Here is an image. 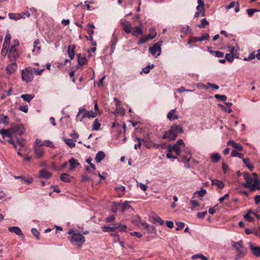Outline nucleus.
Segmentation results:
<instances>
[{"label":"nucleus","mask_w":260,"mask_h":260,"mask_svg":"<svg viewBox=\"0 0 260 260\" xmlns=\"http://www.w3.org/2000/svg\"><path fill=\"white\" fill-rule=\"evenodd\" d=\"M150 32L147 35L149 38L150 39H154L156 36V32L154 28H152L149 29Z\"/></svg>","instance_id":"c03bdc74"},{"label":"nucleus","mask_w":260,"mask_h":260,"mask_svg":"<svg viewBox=\"0 0 260 260\" xmlns=\"http://www.w3.org/2000/svg\"><path fill=\"white\" fill-rule=\"evenodd\" d=\"M144 229L149 234L155 233L156 232L155 228L152 225L146 224Z\"/></svg>","instance_id":"473e14b6"},{"label":"nucleus","mask_w":260,"mask_h":260,"mask_svg":"<svg viewBox=\"0 0 260 260\" xmlns=\"http://www.w3.org/2000/svg\"><path fill=\"white\" fill-rule=\"evenodd\" d=\"M101 124L98 118H96L93 122L92 129L93 131H99L100 129Z\"/></svg>","instance_id":"2f4dec72"},{"label":"nucleus","mask_w":260,"mask_h":260,"mask_svg":"<svg viewBox=\"0 0 260 260\" xmlns=\"http://www.w3.org/2000/svg\"><path fill=\"white\" fill-rule=\"evenodd\" d=\"M118 208L120 209L121 212H124L126 210L131 208L132 210V207L129 205L128 201H125L123 203H118Z\"/></svg>","instance_id":"2eb2a0df"},{"label":"nucleus","mask_w":260,"mask_h":260,"mask_svg":"<svg viewBox=\"0 0 260 260\" xmlns=\"http://www.w3.org/2000/svg\"><path fill=\"white\" fill-rule=\"evenodd\" d=\"M184 151L185 154H184L181 153L180 157L182 158V161H186L187 163H188L189 161L190 158L191 157L190 152L187 148L184 149Z\"/></svg>","instance_id":"dca6fc26"},{"label":"nucleus","mask_w":260,"mask_h":260,"mask_svg":"<svg viewBox=\"0 0 260 260\" xmlns=\"http://www.w3.org/2000/svg\"><path fill=\"white\" fill-rule=\"evenodd\" d=\"M208 51L210 53L213 54L216 57L222 58L224 55V53L221 51L209 50V47H208Z\"/></svg>","instance_id":"f704fd0d"},{"label":"nucleus","mask_w":260,"mask_h":260,"mask_svg":"<svg viewBox=\"0 0 260 260\" xmlns=\"http://www.w3.org/2000/svg\"><path fill=\"white\" fill-rule=\"evenodd\" d=\"M209 24V22L206 20V18H204L201 20V24H199L198 26L201 28H204Z\"/></svg>","instance_id":"ea45409f"},{"label":"nucleus","mask_w":260,"mask_h":260,"mask_svg":"<svg viewBox=\"0 0 260 260\" xmlns=\"http://www.w3.org/2000/svg\"><path fill=\"white\" fill-rule=\"evenodd\" d=\"M133 36L137 37L138 35H143V31L141 27L135 26L132 28L131 31Z\"/></svg>","instance_id":"a211bd4d"},{"label":"nucleus","mask_w":260,"mask_h":260,"mask_svg":"<svg viewBox=\"0 0 260 260\" xmlns=\"http://www.w3.org/2000/svg\"><path fill=\"white\" fill-rule=\"evenodd\" d=\"M256 57V54H255L254 52L251 53L247 58H244V60H250Z\"/></svg>","instance_id":"0e129e2a"},{"label":"nucleus","mask_w":260,"mask_h":260,"mask_svg":"<svg viewBox=\"0 0 260 260\" xmlns=\"http://www.w3.org/2000/svg\"><path fill=\"white\" fill-rule=\"evenodd\" d=\"M225 57L226 60H227L229 62H232L234 59V55L230 53L226 54L225 55Z\"/></svg>","instance_id":"603ef678"},{"label":"nucleus","mask_w":260,"mask_h":260,"mask_svg":"<svg viewBox=\"0 0 260 260\" xmlns=\"http://www.w3.org/2000/svg\"><path fill=\"white\" fill-rule=\"evenodd\" d=\"M236 5H238V3H236L235 2H231L229 5L226 6V8L227 9H230L233 7H234Z\"/></svg>","instance_id":"69168bd1"},{"label":"nucleus","mask_w":260,"mask_h":260,"mask_svg":"<svg viewBox=\"0 0 260 260\" xmlns=\"http://www.w3.org/2000/svg\"><path fill=\"white\" fill-rule=\"evenodd\" d=\"M121 24L122 25L123 27V30L124 31L127 33L129 34L132 31V25L131 23L129 21L125 20L121 23Z\"/></svg>","instance_id":"4468645a"},{"label":"nucleus","mask_w":260,"mask_h":260,"mask_svg":"<svg viewBox=\"0 0 260 260\" xmlns=\"http://www.w3.org/2000/svg\"><path fill=\"white\" fill-rule=\"evenodd\" d=\"M243 176L246 183L243 184L242 186L245 188H249L250 189L251 186L254 182V179L248 173H243Z\"/></svg>","instance_id":"6e6552de"},{"label":"nucleus","mask_w":260,"mask_h":260,"mask_svg":"<svg viewBox=\"0 0 260 260\" xmlns=\"http://www.w3.org/2000/svg\"><path fill=\"white\" fill-rule=\"evenodd\" d=\"M8 230L12 233H14L18 236H23L21 230L18 226H13L8 228Z\"/></svg>","instance_id":"393cba45"},{"label":"nucleus","mask_w":260,"mask_h":260,"mask_svg":"<svg viewBox=\"0 0 260 260\" xmlns=\"http://www.w3.org/2000/svg\"><path fill=\"white\" fill-rule=\"evenodd\" d=\"M78 62L80 66H82L86 62V58L85 55H82L81 54H77Z\"/></svg>","instance_id":"c85d7f7f"},{"label":"nucleus","mask_w":260,"mask_h":260,"mask_svg":"<svg viewBox=\"0 0 260 260\" xmlns=\"http://www.w3.org/2000/svg\"><path fill=\"white\" fill-rule=\"evenodd\" d=\"M190 203L192 208H195L199 205L198 202L196 200H190Z\"/></svg>","instance_id":"e2e57ef3"},{"label":"nucleus","mask_w":260,"mask_h":260,"mask_svg":"<svg viewBox=\"0 0 260 260\" xmlns=\"http://www.w3.org/2000/svg\"><path fill=\"white\" fill-rule=\"evenodd\" d=\"M183 133L184 130L182 126L179 124H174L169 131L165 132L162 138L167 139L168 141H174L176 139L178 133Z\"/></svg>","instance_id":"f03ea898"},{"label":"nucleus","mask_w":260,"mask_h":260,"mask_svg":"<svg viewBox=\"0 0 260 260\" xmlns=\"http://www.w3.org/2000/svg\"><path fill=\"white\" fill-rule=\"evenodd\" d=\"M17 144H18L19 147V148H22L25 144V141L24 140V139H17Z\"/></svg>","instance_id":"3c124183"},{"label":"nucleus","mask_w":260,"mask_h":260,"mask_svg":"<svg viewBox=\"0 0 260 260\" xmlns=\"http://www.w3.org/2000/svg\"><path fill=\"white\" fill-rule=\"evenodd\" d=\"M21 77L23 81L26 82L31 81L34 78V73L30 68H26L22 71Z\"/></svg>","instance_id":"423d86ee"},{"label":"nucleus","mask_w":260,"mask_h":260,"mask_svg":"<svg viewBox=\"0 0 260 260\" xmlns=\"http://www.w3.org/2000/svg\"><path fill=\"white\" fill-rule=\"evenodd\" d=\"M210 36L208 34H205L203 35L201 37H199L200 41H203L206 40H208Z\"/></svg>","instance_id":"6e6d98bb"},{"label":"nucleus","mask_w":260,"mask_h":260,"mask_svg":"<svg viewBox=\"0 0 260 260\" xmlns=\"http://www.w3.org/2000/svg\"><path fill=\"white\" fill-rule=\"evenodd\" d=\"M71 177L70 175L67 173L62 174L60 176V180L63 182H71Z\"/></svg>","instance_id":"e433bc0d"},{"label":"nucleus","mask_w":260,"mask_h":260,"mask_svg":"<svg viewBox=\"0 0 260 260\" xmlns=\"http://www.w3.org/2000/svg\"><path fill=\"white\" fill-rule=\"evenodd\" d=\"M231 245L236 250L237 254L235 255V260H239L245 255L246 250L243 246V241L242 240L237 242L232 241Z\"/></svg>","instance_id":"7ed1b4c3"},{"label":"nucleus","mask_w":260,"mask_h":260,"mask_svg":"<svg viewBox=\"0 0 260 260\" xmlns=\"http://www.w3.org/2000/svg\"><path fill=\"white\" fill-rule=\"evenodd\" d=\"M97 116V113L92 110L87 111L85 109H79V112L76 116V121H82L84 118H94Z\"/></svg>","instance_id":"20e7f679"},{"label":"nucleus","mask_w":260,"mask_h":260,"mask_svg":"<svg viewBox=\"0 0 260 260\" xmlns=\"http://www.w3.org/2000/svg\"><path fill=\"white\" fill-rule=\"evenodd\" d=\"M162 42H158L153 45V46L149 47V50L153 56L155 57L159 56L160 55L161 51V46Z\"/></svg>","instance_id":"0eeeda50"},{"label":"nucleus","mask_w":260,"mask_h":260,"mask_svg":"<svg viewBox=\"0 0 260 260\" xmlns=\"http://www.w3.org/2000/svg\"><path fill=\"white\" fill-rule=\"evenodd\" d=\"M243 163L245 164V165L246 166L247 168H248V169L250 171H252L254 167L253 165L250 162V159L248 158H243L242 159Z\"/></svg>","instance_id":"c756f323"},{"label":"nucleus","mask_w":260,"mask_h":260,"mask_svg":"<svg viewBox=\"0 0 260 260\" xmlns=\"http://www.w3.org/2000/svg\"><path fill=\"white\" fill-rule=\"evenodd\" d=\"M137 185L143 191H146L147 189V186L143 183H139L137 184Z\"/></svg>","instance_id":"052dcab7"},{"label":"nucleus","mask_w":260,"mask_h":260,"mask_svg":"<svg viewBox=\"0 0 260 260\" xmlns=\"http://www.w3.org/2000/svg\"><path fill=\"white\" fill-rule=\"evenodd\" d=\"M198 5L197 6V10L198 11H201L202 10H205L204 8V3L202 0H198Z\"/></svg>","instance_id":"a19ab883"},{"label":"nucleus","mask_w":260,"mask_h":260,"mask_svg":"<svg viewBox=\"0 0 260 260\" xmlns=\"http://www.w3.org/2000/svg\"><path fill=\"white\" fill-rule=\"evenodd\" d=\"M31 232L32 234L37 238V239L39 240L40 233L35 228H32L31 230Z\"/></svg>","instance_id":"864d4df0"},{"label":"nucleus","mask_w":260,"mask_h":260,"mask_svg":"<svg viewBox=\"0 0 260 260\" xmlns=\"http://www.w3.org/2000/svg\"><path fill=\"white\" fill-rule=\"evenodd\" d=\"M75 48L76 46L75 45H69L68 46V53L71 60L74 59L75 54V52L74 51Z\"/></svg>","instance_id":"aec40b11"},{"label":"nucleus","mask_w":260,"mask_h":260,"mask_svg":"<svg viewBox=\"0 0 260 260\" xmlns=\"http://www.w3.org/2000/svg\"><path fill=\"white\" fill-rule=\"evenodd\" d=\"M149 40H150V39L149 38V37H148L147 35L141 38L138 43V44H144L146 42H147Z\"/></svg>","instance_id":"de8ad7c7"},{"label":"nucleus","mask_w":260,"mask_h":260,"mask_svg":"<svg viewBox=\"0 0 260 260\" xmlns=\"http://www.w3.org/2000/svg\"><path fill=\"white\" fill-rule=\"evenodd\" d=\"M185 147V144L183 140L180 139L178 140L172 146L169 145L168 148V151L171 152L174 151L177 155H180L183 151H181V149Z\"/></svg>","instance_id":"39448f33"},{"label":"nucleus","mask_w":260,"mask_h":260,"mask_svg":"<svg viewBox=\"0 0 260 260\" xmlns=\"http://www.w3.org/2000/svg\"><path fill=\"white\" fill-rule=\"evenodd\" d=\"M91 161H92V158L89 157H88L87 159H86V162H87V164H88L90 167L93 169V170H95V165L91 163Z\"/></svg>","instance_id":"bf43d9fd"},{"label":"nucleus","mask_w":260,"mask_h":260,"mask_svg":"<svg viewBox=\"0 0 260 260\" xmlns=\"http://www.w3.org/2000/svg\"><path fill=\"white\" fill-rule=\"evenodd\" d=\"M258 11V10L255 9H248L247 10V14L249 16H251L254 12Z\"/></svg>","instance_id":"4d7b16f0"},{"label":"nucleus","mask_w":260,"mask_h":260,"mask_svg":"<svg viewBox=\"0 0 260 260\" xmlns=\"http://www.w3.org/2000/svg\"><path fill=\"white\" fill-rule=\"evenodd\" d=\"M9 17L11 19L18 20L21 18H25V17L23 16L22 14H14V13H9L8 14Z\"/></svg>","instance_id":"a878e982"},{"label":"nucleus","mask_w":260,"mask_h":260,"mask_svg":"<svg viewBox=\"0 0 260 260\" xmlns=\"http://www.w3.org/2000/svg\"><path fill=\"white\" fill-rule=\"evenodd\" d=\"M214 96H215V99H216L217 100H219L222 102L225 101L227 99V97L224 95H220V94H216L214 95Z\"/></svg>","instance_id":"8fccbe9b"},{"label":"nucleus","mask_w":260,"mask_h":260,"mask_svg":"<svg viewBox=\"0 0 260 260\" xmlns=\"http://www.w3.org/2000/svg\"><path fill=\"white\" fill-rule=\"evenodd\" d=\"M68 234L71 236L69 240L71 243L78 248H81L85 242V238L81 233L74 230L70 229Z\"/></svg>","instance_id":"f257e3e1"},{"label":"nucleus","mask_w":260,"mask_h":260,"mask_svg":"<svg viewBox=\"0 0 260 260\" xmlns=\"http://www.w3.org/2000/svg\"><path fill=\"white\" fill-rule=\"evenodd\" d=\"M175 109H172L168 113L167 118L170 120L172 121L178 118V115L175 114Z\"/></svg>","instance_id":"b1692460"},{"label":"nucleus","mask_w":260,"mask_h":260,"mask_svg":"<svg viewBox=\"0 0 260 260\" xmlns=\"http://www.w3.org/2000/svg\"><path fill=\"white\" fill-rule=\"evenodd\" d=\"M227 145H231L233 148L238 151H242L243 150V146L238 143H235L233 140L228 141Z\"/></svg>","instance_id":"4be33fe9"},{"label":"nucleus","mask_w":260,"mask_h":260,"mask_svg":"<svg viewBox=\"0 0 260 260\" xmlns=\"http://www.w3.org/2000/svg\"><path fill=\"white\" fill-rule=\"evenodd\" d=\"M232 157H238L240 158H243L244 155L242 153L238 152L236 150H233L231 153Z\"/></svg>","instance_id":"a18cd8bd"},{"label":"nucleus","mask_w":260,"mask_h":260,"mask_svg":"<svg viewBox=\"0 0 260 260\" xmlns=\"http://www.w3.org/2000/svg\"><path fill=\"white\" fill-rule=\"evenodd\" d=\"M176 224L177 225V227L176 228V230L177 231L181 230L185 226V224L182 222H176Z\"/></svg>","instance_id":"5fc2aeb1"},{"label":"nucleus","mask_w":260,"mask_h":260,"mask_svg":"<svg viewBox=\"0 0 260 260\" xmlns=\"http://www.w3.org/2000/svg\"><path fill=\"white\" fill-rule=\"evenodd\" d=\"M17 64L15 62H13L10 64H9L7 68H6V71L7 72L8 74H12L15 72V71L17 70Z\"/></svg>","instance_id":"6ab92c4d"},{"label":"nucleus","mask_w":260,"mask_h":260,"mask_svg":"<svg viewBox=\"0 0 260 260\" xmlns=\"http://www.w3.org/2000/svg\"><path fill=\"white\" fill-rule=\"evenodd\" d=\"M136 140L138 141V144H135V146H134V148L135 149H137L138 148H140L141 146V145H142V142H144V143H146V142H147V138H146V137H145L143 139H141L139 138H136L135 139Z\"/></svg>","instance_id":"7c9ffc66"},{"label":"nucleus","mask_w":260,"mask_h":260,"mask_svg":"<svg viewBox=\"0 0 260 260\" xmlns=\"http://www.w3.org/2000/svg\"><path fill=\"white\" fill-rule=\"evenodd\" d=\"M212 185H215L219 188H222L224 187V183L222 181L217 179L212 180Z\"/></svg>","instance_id":"72a5a7b5"},{"label":"nucleus","mask_w":260,"mask_h":260,"mask_svg":"<svg viewBox=\"0 0 260 260\" xmlns=\"http://www.w3.org/2000/svg\"><path fill=\"white\" fill-rule=\"evenodd\" d=\"M197 258H202L203 260H208V258L202 254H194L192 256V258L193 259H196Z\"/></svg>","instance_id":"09e8293b"},{"label":"nucleus","mask_w":260,"mask_h":260,"mask_svg":"<svg viewBox=\"0 0 260 260\" xmlns=\"http://www.w3.org/2000/svg\"><path fill=\"white\" fill-rule=\"evenodd\" d=\"M16 46L14 45L12 46L9 50V57H13L14 59H16V58L17 57V55L16 54Z\"/></svg>","instance_id":"bb28decb"},{"label":"nucleus","mask_w":260,"mask_h":260,"mask_svg":"<svg viewBox=\"0 0 260 260\" xmlns=\"http://www.w3.org/2000/svg\"><path fill=\"white\" fill-rule=\"evenodd\" d=\"M19 110L24 113H27L28 111L27 106H21L19 108Z\"/></svg>","instance_id":"338daca9"},{"label":"nucleus","mask_w":260,"mask_h":260,"mask_svg":"<svg viewBox=\"0 0 260 260\" xmlns=\"http://www.w3.org/2000/svg\"><path fill=\"white\" fill-rule=\"evenodd\" d=\"M120 226L119 223H114L112 226H104L103 228V231L104 232H114L116 229Z\"/></svg>","instance_id":"ddd939ff"},{"label":"nucleus","mask_w":260,"mask_h":260,"mask_svg":"<svg viewBox=\"0 0 260 260\" xmlns=\"http://www.w3.org/2000/svg\"><path fill=\"white\" fill-rule=\"evenodd\" d=\"M207 212L206 211L203 212H199L197 214V217L199 218H201V219L204 218L205 217V215L207 214Z\"/></svg>","instance_id":"680f3d73"},{"label":"nucleus","mask_w":260,"mask_h":260,"mask_svg":"<svg viewBox=\"0 0 260 260\" xmlns=\"http://www.w3.org/2000/svg\"><path fill=\"white\" fill-rule=\"evenodd\" d=\"M34 149L37 158H41L43 156L45 152L44 148L34 146Z\"/></svg>","instance_id":"f8f14e48"},{"label":"nucleus","mask_w":260,"mask_h":260,"mask_svg":"<svg viewBox=\"0 0 260 260\" xmlns=\"http://www.w3.org/2000/svg\"><path fill=\"white\" fill-rule=\"evenodd\" d=\"M154 66L153 64H148L145 68L142 69V71L141 73L143 72L145 74H148L150 72V69H152L153 68H154Z\"/></svg>","instance_id":"49530a36"},{"label":"nucleus","mask_w":260,"mask_h":260,"mask_svg":"<svg viewBox=\"0 0 260 260\" xmlns=\"http://www.w3.org/2000/svg\"><path fill=\"white\" fill-rule=\"evenodd\" d=\"M11 131H12V134H16L17 135L21 136L24 133V130L23 126L22 125L17 124L13 126L11 128Z\"/></svg>","instance_id":"9d476101"},{"label":"nucleus","mask_w":260,"mask_h":260,"mask_svg":"<svg viewBox=\"0 0 260 260\" xmlns=\"http://www.w3.org/2000/svg\"><path fill=\"white\" fill-rule=\"evenodd\" d=\"M20 97L25 101H27L28 102H30L34 97V95L28 94H22Z\"/></svg>","instance_id":"4c0bfd02"},{"label":"nucleus","mask_w":260,"mask_h":260,"mask_svg":"<svg viewBox=\"0 0 260 260\" xmlns=\"http://www.w3.org/2000/svg\"><path fill=\"white\" fill-rule=\"evenodd\" d=\"M0 134L3 136V138H4L5 136L11 138L13 135L11 128L9 129H2L0 130Z\"/></svg>","instance_id":"cd10ccee"},{"label":"nucleus","mask_w":260,"mask_h":260,"mask_svg":"<svg viewBox=\"0 0 260 260\" xmlns=\"http://www.w3.org/2000/svg\"><path fill=\"white\" fill-rule=\"evenodd\" d=\"M41 146H44L46 147H49L51 148H54V145L53 143L50 140H45L41 144Z\"/></svg>","instance_id":"79ce46f5"},{"label":"nucleus","mask_w":260,"mask_h":260,"mask_svg":"<svg viewBox=\"0 0 260 260\" xmlns=\"http://www.w3.org/2000/svg\"><path fill=\"white\" fill-rule=\"evenodd\" d=\"M150 221L153 223L158 224L162 225L164 224V221L157 214L153 213L149 216Z\"/></svg>","instance_id":"1a4fd4ad"},{"label":"nucleus","mask_w":260,"mask_h":260,"mask_svg":"<svg viewBox=\"0 0 260 260\" xmlns=\"http://www.w3.org/2000/svg\"><path fill=\"white\" fill-rule=\"evenodd\" d=\"M255 189L260 190V179L254 180V182L250 187V191H253Z\"/></svg>","instance_id":"5701e85b"},{"label":"nucleus","mask_w":260,"mask_h":260,"mask_svg":"<svg viewBox=\"0 0 260 260\" xmlns=\"http://www.w3.org/2000/svg\"><path fill=\"white\" fill-rule=\"evenodd\" d=\"M64 141L67 145L70 148H74L75 147L76 144L75 141H73L72 139H66Z\"/></svg>","instance_id":"37998d69"},{"label":"nucleus","mask_w":260,"mask_h":260,"mask_svg":"<svg viewBox=\"0 0 260 260\" xmlns=\"http://www.w3.org/2000/svg\"><path fill=\"white\" fill-rule=\"evenodd\" d=\"M200 41L199 37H192L188 42V44L194 43Z\"/></svg>","instance_id":"13d9d810"},{"label":"nucleus","mask_w":260,"mask_h":260,"mask_svg":"<svg viewBox=\"0 0 260 260\" xmlns=\"http://www.w3.org/2000/svg\"><path fill=\"white\" fill-rule=\"evenodd\" d=\"M106 155L104 151H99L95 155V160L97 163H100L105 157Z\"/></svg>","instance_id":"412c9836"},{"label":"nucleus","mask_w":260,"mask_h":260,"mask_svg":"<svg viewBox=\"0 0 260 260\" xmlns=\"http://www.w3.org/2000/svg\"><path fill=\"white\" fill-rule=\"evenodd\" d=\"M40 174L41 177L46 179H49L51 176V174L46 170H41Z\"/></svg>","instance_id":"c9c22d12"},{"label":"nucleus","mask_w":260,"mask_h":260,"mask_svg":"<svg viewBox=\"0 0 260 260\" xmlns=\"http://www.w3.org/2000/svg\"><path fill=\"white\" fill-rule=\"evenodd\" d=\"M248 245L253 254L257 257L260 256V247L256 246L251 242H249Z\"/></svg>","instance_id":"9b49d317"},{"label":"nucleus","mask_w":260,"mask_h":260,"mask_svg":"<svg viewBox=\"0 0 260 260\" xmlns=\"http://www.w3.org/2000/svg\"><path fill=\"white\" fill-rule=\"evenodd\" d=\"M69 163L70 165V170L71 171H74L76 168H77L80 164L77 161V160L74 158H72L69 161Z\"/></svg>","instance_id":"f3484780"},{"label":"nucleus","mask_w":260,"mask_h":260,"mask_svg":"<svg viewBox=\"0 0 260 260\" xmlns=\"http://www.w3.org/2000/svg\"><path fill=\"white\" fill-rule=\"evenodd\" d=\"M212 162L216 163L221 158L220 155L218 153H215L211 156Z\"/></svg>","instance_id":"58836bf2"},{"label":"nucleus","mask_w":260,"mask_h":260,"mask_svg":"<svg viewBox=\"0 0 260 260\" xmlns=\"http://www.w3.org/2000/svg\"><path fill=\"white\" fill-rule=\"evenodd\" d=\"M11 39V36L10 34L7 33L5 36V42H8L9 43H10V40Z\"/></svg>","instance_id":"774afa93"}]
</instances>
